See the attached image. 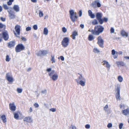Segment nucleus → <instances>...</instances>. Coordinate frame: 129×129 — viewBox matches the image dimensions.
I'll list each match as a JSON object with an SVG mask.
<instances>
[{
    "instance_id": "ddd939ff",
    "label": "nucleus",
    "mask_w": 129,
    "mask_h": 129,
    "mask_svg": "<svg viewBox=\"0 0 129 129\" xmlns=\"http://www.w3.org/2000/svg\"><path fill=\"white\" fill-rule=\"evenodd\" d=\"M97 39L98 40V44L100 47H102L104 43V41L102 37L100 36H99L98 37Z\"/></svg>"
},
{
    "instance_id": "423d86ee",
    "label": "nucleus",
    "mask_w": 129,
    "mask_h": 129,
    "mask_svg": "<svg viewBox=\"0 0 129 129\" xmlns=\"http://www.w3.org/2000/svg\"><path fill=\"white\" fill-rule=\"evenodd\" d=\"M120 85L118 84L116 89L117 92L115 94L116 98L117 101L120 100Z\"/></svg>"
},
{
    "instance_id": "a19ab883",
    "label": "nucleus",
    "mask_w": 129,
    "mask_h": 129,
    "mask_svg": "<svg viewBox=\"0 0 129 129\" xmlns=\"http://www.w3.org/2000/svg\"><path fill=\"white\" fill-rule=\"evenodd\" d=\"M123 62H122L121 61H117L116 62V64L117 66H119L120 65H122V63H123Z\"/></svg>"
},
{
    "instance_id": "69168bd1",
    "label": "nucleus",
    "mask_w": 129,
    "mask_h": 129,
    "mask_svg": "<svg viewBox=\"0 0 129 129\" xmlns=\"http://www.w3.org/2000/svg\"><path fill=\"white\" fill-rule=\"evenodd\" d=\"M124 58L126 59H129V56H125L124 57Z\"/></svg>"
},
{
    "instance_id": "c756f323",
    "label": "nucleus",
    "mask_w": 129,
    "mask_h": 129,
    "mask_svg": "<svg viewBox=\"0 0 129 129\" xmlns=\"http://www.w3.org/2000/svg\"><path fill=\"white\" fill-rule=\"evenodd\" d=\"M16 91L18 93H20L22 92V89L20 88H17L16 89Z\"/></svg>"
},
{
    "instance_id": "393cba45",
    "label": "nucleus",
    "mask_w": 129,
    "mask_h": 129,
    "mask_svg": "<svg viewBox=\"0 0 129 129\" xmlns=\"http://www.w3.org/2000/svg\"><path fill=\"white\" fill-rule=\"evenodd\" d=\"M15 44V42L14 41H12L8 43V46L9 48H11L14 46Z\"/></svg>"
},
{
    "instance_id": "338daca9",
    "label": "nucleus",
    "mask_w": 129,
    "mask_h": 129,
    "mask_svg": "<svg viewBox=\"0 0 129 129\" xmlns=\"http://www.w3.org/2000/svg\"><path fill=\"white\" fill-rule=\"evenodd\" d=\"M80 26L81 28H83L84 27V26L83 24H81L80 25Z\"/></svg>"
},
{
    "instance_id": "6e6d98bb",
    "label": "nucleus",
    "mask_w": 129,
    "mask_h": 129,
    "mask_svg": "<svg viewBox=\"0 0 129 129\" xmlns=\"http://www.w3.org/2000/svg\"><path fill=\"white\" fill-rule=\"evenodd\" d=\"M33 111V108L31 107H30L29 108V109L28 110V112L29 113H30L32 112Z\"/></svg>"
},
{
    "instance_id": "37998d69",
    "label": "nucleus",
    "mask_w": 129,
    "mask_h": 129,
    "mask_svg": "<svg viewBox=\"0 0 129 129\" xmlns=\"http://www.w3.org/2000/svg\"><path fill=\"white\" fill-rule=\"evenodd\" d=\"M110 33L111 34L115 32V29L113 27H111L110 30Z\"/></svg>"
},
{
    "instance_id": "a211bd4d",
    "label": "nucleus",
    "mask_w": 129,
    "mask_h": 129,
    "mask_svg": "<svg viewBox=\"0 0 129 129\" xmlns=\"http://www.w3.org/2000/svg\"><path fill=\"white\" fill-rule=\"evenodd\" d=\"M2 37H3L5 40H7L8 39V35L7 32L6 31L2 33Z\"/></svg>"
},
{
    "instance_id": "9d476101",
    "label": "nucleus",
    "mask_w": 129,
    "mask_h": 129,
    "mask_svg": "<svg viewBox=\"0 0 129 129\" xmlns=\"http://www.w3.org/2000/svg\"><path fill=\"white\" fill-rule=\"evenodd\" d=\"M12 8H10L8 10V12L9 13V16L10 19H14L15 18V15L14 13L11 11Z\"/></svg>"
},
{
    "instance_id": "052dcab7",
    "label": "nucleus",
    "mask_w": 129,
    "mask_h": 129,
    "mask_svg": "<svg viewBox=\"0 0 129 129\" xmlns=\"http://www.w3.org/2000/svg\"><path fill=\"white\" fill-rule=\"evenodd\" d=\"M21 39L22 40V41H25L26 40V38L24 37H21Z\"/></svg>"
},
{
    "instance_id": "c85d7f7f",
    "label": "nucleus",
    "mask_w": 129,
    "mask_h": 129,
    "mask_svg": "<svg viewBox=\"0 0 129 129\" xmlns=\"http://www.w3.org/2000/svg\"><path fill=\"white\" fill-rule=\"evenodd\" d=\"M50 60L52 63H53L55 62L56 61L54 56L52 55L51 56V58Z\"/></svg>"
},
{
    "instance_id": "f3484780",
    "label": "nucleus",
    "mask_w": 129,
    "mask_h": 129,
    "mask_svg": "<svg viewBox=\"0 0 129 129\" xmlns=\"http://www.w3.org/2000/svg\"><path fill=\"white\" fill-rule=\"evenodd\" d=\"M112 54L114 58L115 59L118 57V52L115 51V50L113 49L111 51Z\"/></svg>"
},
{
    "instance_id": "7c9ffc66",
    "label": "nucleus",
    "mask_w": 129,
    "mask_h": 129,
    "mask_svg": "<svg viewBox=\"0 0 129 129\" xmlns=\"http://www.w3.org/2000/svg\"><path fill=\"white\" fill-rule=\"evenodd\" d=\"M94 39L93 36V35H90L88 36V40L90 41Z\"/></svg>"
},
{
    "instance_id": "bb28decb",
    "label": "nucleus",
    "mask_w": 129,
    "mask_h": 129,
    "mask_svg": "<svg viewBox=\"0 0 129 129\" xmlns=\"http://www.w3.org/2000/svg\"><path fill=\"white\" fill-rule=\"evenodd\" d=\"M78 35V33L76 31H74L72 35H71L72 39L75 40L76 38V36Z\"/></svg>"
},
{
    "instance_id": "4d7b16f0",
    "label": "nucleus",
    "mask_w": 129,
    "mask_h": 129,
    "mask_svg": "<svg viewBox=\"0 0 129 129\" xmlns=\"http://www.w3.org/2000/svg\"><path fill=\"white\" fill-rule=\"evenodd\" d=\"M47 92V90H42L41 92V93L43 94H45Z\"/></svg>"
},
{
    "instance_id": "de8ad7c7",
    "label": "nucleus",
    "mask_w": 129,
    "mask_h": 129,
    "mask_svg": "<svg viewBox=\"0 0 129 129\" xmlns=\"http://www.w3.org/2000/svg\"><path fill=\"white\" fill-rule=\"evenodd\" d=\"M85 127L86 129H89L90 128V125L87 124L85 125Z\"/></svg>"
},
{
    "instance_id": "412c9836",
    "label": "nucleus",
    "mask_w": 129,
    "mask_h": 129,
    "mask_svg": "<svg viewBox=\"0 0 129 129\" xmlns=\"http://www.w3.org/2000/svg\"><path fill=\"white\" fill-rule=\"evenodd\" d=\"M88 15L91 18H94L95 17V15L91 11L89 10L88 11Z\"/></svg>"
},
{
    "instance_id": "6ab92c4d",
    "label": "nucleus",
    "mask_w": 129,
    "mask_h": 129,
    "mask_svg": "<svg viewBox=\"0 0 129 129\" xmlns=\"http://www.w3.org/2000/svg\"><path fill=\"white\" fill-rule=\"evenodd\" d=\"M21 115V114L19 112H16L14 114V117L16 119H18L19 116Z\"/></svg>"
},
{
    "instance_id": "5701e85b",
    "label": "nucleus",
    "mask_w": 129,
    "mask_h": 129,
    "mask_svg": "<svg viewBox=\"0 0 129 129\" xmlns=\"http://www.w3.org/2000/svg\"><path fill=\"white\" fill-rule=\"evenodd\" d=\"M122 113L125 115H127L129 114V110L128 109H127L122 111Z\"/></svg>"
},
{
    "instance_id": "58836bf2",
    "label": "nucleus",
    "mask_w": 129,
    "mask_h": 129,
    "mask_svg": "<svg viewBox=\"0 0 129 129\" xmlns=\"http://www.w3.org/2000/svg\"><path fill=\"white\" fill-rule=\"evenodd\" d=\"M123 126V123H120L119 125V129H122Z\"/></svg>"
},
{
    "instance_id": "ea45409f",
    "label": "nucleus",
    "mask_w": 129,
    "mask_h": 129,
    "mask_svg": "<svg viewBox=\"0 0 129 129\" xmlns=\"http://www.w3.org/2000/svg\"><path fill=\"white\" fill-rule=\"evenodd\" d=\"M10 60V58L8 55H7L6 56V61L9 62Z\"/></svg>"
},
{
    "instance_id": "e433bc0d",
    "label": "nucleus",
    "mask_w": 129,
    "mask_h": 129,
    "mask_svg": "<svg viewBox=\"0 0 129 129\" xmlns=\"http://www.w3.org/2000/svg\"><path fill=\"white\" fill-rule=\"evenodd\" d=\"M42 56L46 55L48 51L46 50L42 51Z\"/></svg>"
},
{
    "instance_id": "c03bdc74",
    "label": "nucleus",
    "mask_w": 129,
    "mask_h": 129,
    "mask_svg": "<svg viewBox=\"0 0 129 129\" xmlns=\"http://www.w3.org/2000/svg\"><path fill=\"white\" fill-rule=\"evenodd\" d=\"M102 21L103 22H107L108 20V19L106 17H104V18L102 19Z\"/></svg>"
},
{
    "instance_id": "1a4fd4ad",
    "label": "nucleus",
    "mask_w": 129,
    "mask_h": 129,
    "mask_svg": "<svg viewBox=\"0 0 129 129\" xmlns=\"http://www.w3.org/2000/svg\"><path fill=\"white\" fill-rule=\"evenodd\" d=\"M100 2V0H95L92 3L91 6L94 8H95L97 7L96 5H97L98 7H100L101 5Z\"/></svg>"
},
{
    "instance_id": "e2e57ef3",
    "label": "nucleus",
    "mask_w": 129,
    "mask_h": 129,
    "mask_svg": "<svg viewBox=\"0 0 129 129\" xmlns=\"http://www.w3.org/2000/svg\"><path fill=\"white\" fill-rule=\"evenodd\" d=\"M60 58L62 60V61H63L64 60V57L63 56H61L60 57Z\"/></svg>"
},
{
    "instance_id": "473e14b6",
    "label": "nucleus",
    "mask_w": 129,
    "mask_h": 129,
    "mask_svg": "<svg viewBox=\"0 0 129 129\" xmlns=\"http://www.w3.org/2000/svg\"><path fill=\"white\" fill-rule=\"evenodd\" d=\"M104 109L106 112H108V105H106L104 107Z\"/></svg>"
},
{
    "instance_id": "603ef678",
    "label": "nucleus",
    "mask_w": 129,
    "mask_h": 129,
    "mask_svg": "<svg viewBox=\"0 0 129 129\" xmlns=\"http://www.w3.org/2000/svg\"><path fill=\"white\" fill-rule=\"evenodd\" d=\"M34 105L36 108H37L39 107V104L38 103H35Z\"/></svg>"
},
{
    "instance_id": "9b49d317",
    "label": "nucleus",
    "mask_w": 129,
    "mask_h": 129,
    "mask_svg": "<svg viewBox=\"0 0 129 129\" xmlns=\"http://www.w3.org/2000/svg\"><path fill=\"white\" fill-rule=\"evenodd\" d=\"M6 78L7 80L11 83H12L14 81L12 75L9 73L6 74Z\"/></svg>"
},
{
    "instance_id": "bf43d9fd",
    "label": "nucleus",
    "mask_w": 129,
    "mask_h": 129,
    "mask_svg": "<svg viewBox=\"0 0 129 129\" xmlns=\"http://www.w3.org/2000/svg\"><path fill=\"white\" fill-rule=\"evenodd\" d=\"M0 19L2 21H5L6 20V19L5 18H3L2 17H1Z\"/></svg>"
},
{
    "instance_id": "c9c22d12",
    "label": "nucleus",
    "mask_w": 129,
    "mask_h": 129,
    "mask_svg": "<svg viewBox=\"0 0 129 129\" xmlns=\"http://www.w3.org/2000/svg\"><path fill=\"white\" fill-rule=\"evenodd\" d=\"M93 52L96 53H98L100 52L99 50L97 48H94L93 50Z\"/></svg>"
},
{
    "instance_id": "0eeeda50",
    "label": "nucleus",
    "mask_w": 129,
    "mask_h": 129,
    "mask_svg": "<svg viewBox=\"0 0 129 129\" xmlns=\"http://www.w3.org/2000/svg\"><path fill=\"white\" fill-rule=\"evenodd\" d=\"M25 48L24 46L22 44H20L17 45L15 47L16 52H19L21 51L24 50Z\"/></svg>"
},
{
    "instance_id": "cd10ccee",
    "label": "nucleus",
    "mask_w": 129,
    "mask_h": 129,
    "mask_svg": "<svg viewBox=\"0 0 129 129\" xmlns=\"http://www.w3.org/2000/svg\"><path fill=\"white\" fill-rule=\"evenodd\" d=\"M117 79L118 81L119 82H122L123 80V77L120 75L119 76H118Z\"/></svg>"
},
{
    "instance_id": "09e8293b",
    "label": "nucleus",
    "mask_w": 129,
    "mask_h": 129,
    "mask_svg": "<svg viewBox=\"0 0 129 129\" xmlns=\"http://www.w3.org/2000/svg\"><path fill=\"white\" fill-rule=\"evenodd\" d=\"M5 25L2 24V23H0V28H5Z\"/></svg>"
},
{
    "instance_id": "f704fd0d",
    "label": "nucleus",
    "mask_w": 129,
    "mask_h": 129,
    "mask_svg": "<svg viewBox=\"0 0 129 129\" xmlns=\"http://www.w3.org/2000/svg\"><path fill=\"white\" fill-rule=\"evenodd\" d=\"M98 23L97 20L96 19L94 20L92 22V24L93 25L97 24Z\"/></svg>"
},
{
    "instance_id": "20e7f679",
    "label": "nucleus",
    "mask_w": 129,
    "mask_h": 129,
    "mask_svg": "<svg viewBox=\"0 0 129 129\" xmlns=\"http://www.w3.org/2000/svg\"><path fill=\"white\" fill-rule=\"evenodd\" d=\"M69 12L70 18L72 22H74L78 18L77 16V13L75 12L73 10H70Z\"/></svg>"
},
{
    "instance_id": "2eb2a0df",
    "label": "nucleus",
    "mask_w": 129,
    "mask_h": 129,
    "mask_svg": "<svg viewBox=\"0 0 129 129\" xmlns=\"http://www.w3.org/2000/svg\"><path fill=\"white\" fill-rule=\"evenodd\" d=\"M23 121L31 123L33 122V120L31 117L30 116H27L24 117Z\"/></svg>"
},
{
    "instance_id": "2f4dec72",
    "label": "nucleus",
    "mask_w": 129,
    "mask_h": 129,
    "mask_svg": "<svg viewBox=\"0 0 129 129\" xmlns=\"http://www.w3.org/2000/svg\"><path fill=\"white\" fill-rule=\"evenodd\" d=\"M1 119L3 120L4 122L5 123L6 122V118L5 117V115L2 116L1 117Z\"/></svg>"
},
{
    "instance_id": "4468645a",
    "label": "nucleus",
    "mask_w": 129,
    "mask_h": 129,
    "mask_svg": "<svg viewBox=\"0 0 129 129\" xmlns=\"http://www.w3.org/2000/svg\"><path fill=\"white\" fill-rule=\"evenodd\" d=\"M102 64L108 70L110 69L111 66L109 62L106 60H104L102 62Z\"/></svg>"
},
{
    "instance_id": "aec40b11",
    "label": "nucleus",
    "mask_w": 129,
    "mask_h": 129,
    "mask_svg": "<svg viewBox=\"0 0 129 129\" xmlns=\"http://www.w3.org/2000/svg\"><path fill=\"white\" fill-rule=\"evenodd\" d=\"M36 13L37 14H39V16L41 18L43 17L44 16L43 12L41 10H38L36 11Z\"/></svg>"
},
{
    "instance_id": "3c124183",
    "label": "nucleus",
    "mask_w": 129,
    "mask_h": 129,
    "mask_svg": "<svg viewBox=\"0 0 129 129\" xmlns=\"http://www.w3.org/2000/svg\"><path fill=\"white\" fill-rule=\"evenodd\" d=\"M112 124L111 123H109L107 125V127L109 128H110L112 127Z\"/></svg>"
},
{
    "instance_id": "f03ea898",
    "label": "nucleus",
    "mask_w": 129,
    "mask_h": 129,
    "mask_svg": "<svg viewBox=\"0 0 129 129\" xmlns=\"http://www.w3.org/2000/svg\"><path fill=\"white\" fill-rule=\"evenodd\" d=\"M80 75L77 79H75V81L78 85H80L82 87L85 86L86 85V79L83 77L82 74H78Z\"/></svg>"
},
{
    "instance_id": "4be33fe9",
    "label": "nucleus",
    "mask_w": 129,
    "mask_h": 129,
    "mask_svg": "<svg viewBox=\"0 0 129 129\" xmlns=\"http://www.w3.org/2000/svg\"><path fill=\"white\" fill-rule=\"evenodd\" d=\"M121 35L123 37H127L128 36V33L123 30L121 31Z\"/></svg>"
},
{
    "instance_id": "7ed1b4c3",
    "label": "nucleus",
    "mask_w": 129,
    "mask_h": 129,
    "mask_svg": "<svg viewBox=\"0 0 129 129\" xmlns=\"http://www.w3.org/2000/svg\"><path fill=\"white\" fill-rule=\"evenodd\" d=\"M104 28L102 26L97 25L95 26L94 29L91 31L92 33L95 35H99L100 34L102 33Z\"/></svg>"
},
{
    "instance_id": "680f3d73",
    "label": "nucleus",
    "mask_w": 129,
    "mask_h": 129,
    "mask_svg": "<svg viewBox=\"0 0 129 129\" xmlns=\"http://www.w3.org/2000/svg\"><path fill=\"white\" fill-rule=\"evenodd\" d=\"M7 4L9 5H11L12 4V2H10V1H9L7 2Z\"/></svg>"
},
{
    "instance_id": "13d9d810",
    "label": "nucleus",
    "mask_w": 129,
    "mask_h": 129,
    "mask_svg": "<svg viewBox=\"0 0 129 129\" xmlns=\"http://www.w3.org/2000/svg\"><path fill=\"white\" fill-rule=\"evenodd\" d=\"M2 41V35L1 34H0V42Z\"/></svg>"
},
{
    "instance_id": "72a5a7b5",
    "label": "nucleus",
    "mask_w": 129,
    "mask_h": 129,
    "mask_svg": "<svg viewBox=\"0 0 129 129\" xmlns=\"http://www.w3.org/2000/svg\"><path fill=\"white\" fill-rule=\"evenodd\" d=\"M120 108L121 109H123L125 108V105L123 104H120L119 105Z\"/></svg>"
},
{
    "instance_id": "dca6fc26",
    "label": "nucleus",
    "mask_w": 129,
    "mask_h": 129,
    "mask_svg": "<svg viewBox=\"0 0 129 129\" xmlns=\"http://www.w3.org/2000/svg\"><path fill=\"white\" fill-rule=\"evenodd\" d=\"M9 108L10 110L13 111H14L16 110V106L14 103H10L9 105Z\"/></svg>"
},
{
    "instance_id": "f8f14e48",
    "label": "nucleus",
    "mask_w": 129,
    "mask_h": 129,
    "mask_svg": "<svg viewBox=\"0 0 129 129\" xmlns=\"http://www.w3.org/2000/svg\"><path fill=\"white\" fill-rule=\"evenodd\" d=\"M102 16V14L101 13H96V18L99 21L100 23L101 24H102L103 22V21H102V20L101 18Z\"/></svg>"
},
{
    "instance_id": "774afa93",
    "label": "nucleus",
    "mask_w": 129,
    "mask_h": 129,
    "mask_svg": "<svg viewBox=\"0 0 129 129\" xmlns=\"http://www.w3.org/2000/svg\"><path fill=\"white\" fill-rule=\"evenodd\" d=\"M123 53L122 51H119L118 52V54L119 55H121Z\"/></svg>"
},
{
    "instance_id": "f257e3e1",
    "label": "nucleus",
    "mask_w": 129,
    "mask_h": 129,
    "mask_svg": "<svg viewBox=\"0 0 129 129\" xmlns=\"http://www.w3.org/2000/svg\"><path fill=\"white\" fill-rule=\"evenodd\" d=\"M46 71L48 73L49 76L53 81H55L58 79V75L57 74H54L55 71L54 70H52V69L51 68H47Z\"/></svg>"
},
{
    "instance_id": "79ce46f5",
    "label": "nucleus",
    "mask_w": 129,
    "mask_h": 129,
    "mask_svg": "<svg viewBox=\"0 0 129 129\" xmlns=\"http://www.w3.org/2000/svg\"><path fill=\"white\" fill-rule=\"evenodd\" d=\"M49 111L50 112H55L56 111V109L55 108H51L49 109Z\"/></svg>"
},
{
    "instance_id": "a18cd8bd",
    "label": "nucleus",
    "mask_w": 129,
    "mask_h": 129,
    "mask_svg": "<svg viewBox=\"0 0 129 129\" xmlns=\"http://www.w3.org/2000/svg\"><path fill=\"white\" fill-rule=\"evenodd\" d=\"M62 30L64 33H66L67 31V29L65 27H63L62 28Z\"/></svg>"
},
{
    "instance_id": "b1692460",
    "label": "nucleus",
    "mask_w": 129,
    "mask_h": 129,
    "mask_svg": "<svg viewBox=\"0 0 129 129\" xmlns=\"http://www.w3.org/2000/svg\"><path fill=\"white\" fill-rule=\"evenodd\" d=\"M49 31L47 28L44 27L43 30V34L45 35H47L48 34Z\"/></svg>"
},
{
    "instance_id": "a878e982",
    "label": "nucleus",
    "mask_w": 129,
    "mask_h": 129,
    "mask_svg": "<svg viewBox=\"0 0 129 129\" xmlns=\"http://www.w3.org/2000/svg\"><path fill=\"white\" fill-rule=\"evenodd\" d=\"M13 9L16 12H18L19 11V8L17 5H14L13 7Z\"/></svg>"
},
{
    "instance_id": "0e129e2a",
    "label": "nucleus",
    "mask_w": 129,
    "mask_h": 129,
    "mask_svg": "<svg viewBox=\"0 0 129 129\" xmlns=\"http://www.w3.org/2000/svg\"><path fill=\"white\" fill-rule=\"evenodd\" d=\"M72 129H77L76 127L74 125L72 126Z\"/></svg>"
},
{
    "instance_id": "4c0bfd02",
    "label": "nucleus",
    "mask_w": 129,
    "mask_h": 129,
    "mask_svg": "<svg viewBox=\"0 0 129 129\" xmlns=\"http://www.w3.org/2000/svg\"><path fill=\"white\" fill-rule=\"evenodd\" d=\"M36 54L38 56H42V51H38Z\"/></svg>"
},
{
    "instance_id": "39448f33",
    "label": "nucleus",
    "mask_w": 129,
    "mask_h": 129,
    "mask_svg": "<svg viewBox=\"0 0 129 129\" xmlns=\"http://www.w3.org/2000/svg\"><path fill=\"white\" fill-rule=\"evenodd\" d=\"M69 41L68 37L64 38L61 41V44L63 47H67L69 45Z\"/></svg>"
},
{
    "instance_id": "6e6552de",
    "label": "nucleus",
    "mask_w": 129,
    "mask_h": 129,
    "mask_svg": "<svg viewBox=\"0 0 129 129\" xmlns=\"http://www.w3.org/2000/svg\"><path fill=\"white\" fill-rule=\"evenodd\" d=\"M21 26H20L17 25H16L15 27V32L14 33V35L16 37H18L19 38L17 35H19L20 33V28Z\"/></svg>"
},
{
    "instance_id": "49530a36",
    "label": "nucleus",
    "mask_w": 129,
    "mask_h": 129,
    "mask_svg": "<svg viewBox=\"0 0 129 129\" xmlns=\"http://www.w3.org/2000/svg\"><path fill=\"white\" fill-rule=\"evenodd\" d=\"M33 29L35 30H36L38 29V26L36 24L34 25L33 26Z\"/></svg>"
},
{
    "instance_id": "864d4df0",
    "label": "nucleus",
    "mask_w": 129,
    "mask_h": 129,
    "mask_svg": "<svg viewBox=\"0 0 129 129\" xmlns=\"http://www.w3.org/2000/svg\"><path fill=\"white\" fill-rule=\"evenodd\" d=\"M31 28L30 27H28L26 28V30L27 31H29L31 30Z\"/></svg>"
},
{
    "instance_id": "8fccbe9b",
    "label": "nucleus",
    "mask_w": 129,
    "mask_h": 129,
    "mask_svg": "<svg viewBox=\"0 0 129 129\" xmlns=\"http://www.w3.org/2000/svg\"><path fill=\"white\" fill-rule=\"evenodd\" d=\"M3 8L5 9H8V8L6 4H4L3 5Z\"/></svg>"
},
{
    "instance_id": "5fc2aeb1",
    "label": "nucleus",
    "mask_w": 129,
    "mask_h": 129,
    "mask_svg": "<svg viewBox=\"0 0 129 129\" xmlns=\"http://www.w3.org/2000/svg\"><path fill=\"white\" fill-rule=\"evenodd\" d=\"M78 14L79 17H81L82 15V12L81 10L78 13Z\"/></svg>"
}]
</instances>
